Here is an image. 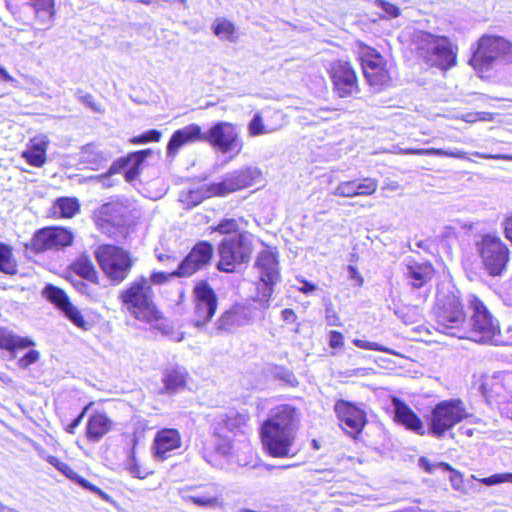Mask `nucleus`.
I'll list each match as a JSON object with an SVG mask.
<instances>
[{"label":"nucleus","mask_w":512,"mask_h":512,"mask_svg":"<svg viewBox=\"0 0 512 512\" xmlns=\"http://www.w3.org/2000/svg\"><path fill=\"white\" fill-rule=\"evenodd\" d=\"M214 447L215 451L222 456H230L233 453V446L231 440L222 434V428L214 426Z\"/></svg>","instance_id":"nucleus-44"},{"label":"nucleus","mask_w":512,"mask_h":512,"mask_svg":"<svg viewBox=\"0 0 512 512\" xmlns=\"http://www.w3.org/2000/svg\"><path fill=\"white\" fill-rule=\"evenodd\" d=\"M252 251L253 237L251 234L240 233L225 237L219 246V270L233 272L237 265L250 260Z\"/></svg>","instance_id":"nucleus-9"},{"label":"nucleus","mask_w":512,"mask_h":512,"mask_svg":"<svg viewBox=\"0 0 512 512\" xmlns=\"http://www.w3.org/2000/svg\"><path fill=\"white\" fill-rule=\"evenodd\" d=\"M282 319L286 322L292 323L296 320V314L292 309H284L281 312Z\"/></svg>","instance_id":"nucleus-64"},{"label":"nucleus","mask_w":512,"mask_h":512,"mask_svg":"<svg viewBox=\"0 0 512 512\" xmlns=\"http://www.w3.org/2000/svg\"><path fill=\"white\" fill-rule=\"evenodd\" d=\"M278 127L266 125L260 113H256L248 124L247 130L251 137H257L275 132Z\"/></svg>","instance_id":"nucleus-43"},{"label":"nucleus","mask_w":512,"mask_h":512,"mask_svg":"<svg viewBox=\"0 0 512 512\" xmlns=\"http://www.w3.org/2000/svg\"><path fill=\"white\" fill-rule=\"evenodd\" d=\"M161 138V132L158 130H150L146 133L132 138L131 142L134 144H144L148 142H158Z\"/></svg>","instance_id":"nucleus-53"},{"label":"nucleus","mask_w":512,"mask_h":512,"mask_svg":"<svg viewBox=\"0 0 512 512\" xmlns=\"http://www.w3.org/2000/svg\"><path fill=\"white\" fill-rule=\"evenodd\" d=\"M329 73L334 91L339 97H350L359 92L358 79L350 63L336 61L332 64Z\"/></svg>","instance_id":"nucleus-17"},{"label":"nucleus","mask_w":512,"mask_h":512,"mask_svg":"<svg viewBox=\"0 0 512 512\" xmlns=\"http://www.w3.org/2000/svg\"><path fill=\"white\" fill-rule=\"evenodd\" d=\"M116 172L114 167H111L107 174L98 176L96 179L101 184L102 187H111L114 185V181L112 180V175Z\"/></svg>","instance_id":"nucleus-59"},{"label":"nucleus","mask_w":512,"mask_h":512,"mask_svg":"<svg viewBox=\"0 0 512 512\" xmlns=\"http://www.w3.org/2000/svg\"><path fill=\"white\" fill-rule=\"evenodd\" d=\"M32 6L35 9L37 15L40 16L41 13L47 16L48 18H52L54 15V4L55 0H30Z\"/></svg>","instance_id":"nucleus-47"},{"label":"nucleus","mask_w":512,"mask_h":512,"mask_svg":"<svg viewBox=\"0 0 512 512\" xmlns=\"http://www.w3.org/2000/svg\"><path fill=\"white\" fill-rule=\"evenodd\" d=\"M300 412L292 405L282 404L269 411L260 429L264 450L275 458H292L296 448Z\"/></svg>","instance_id":"nucleus-1"},{"label":"nucleus","mask_w":512,"mask_h":512,"mask_svg":"<svg viewBox=\"0 0 512 512\" xmlns=\"http://www.w3.org/2000/svg\"><path fill=\"white\" fill-rule=\"evenodd\" d=\"M73 270L83 279L97 283V272L92 262L85 256L78 258L73 264Z\"/></svg>","instance_id":"nucleus-42"},{"label":"nucleus","mask_w":512,"mask_h":512,"mask_svg":"<svg viewBox=\"0 0 512 512\" xmlns=\"http://www.w3.org/2000/svg\"><path fill=\"white\" fill-rule=\"evenodd\" d=\"M471 477L487 486L497 485L506 482L512 483V473L494 474L492 476L481 479L476 478L474 475H472Z\"/></svg>","instance_id":"nucleus-49"},{"label":"nucleus","mask_w":512,"mask_h":512,"mask_svg":"<svg viewBox=\"0 0 512 512\" xmlns=\"http://www.w3.org/2000/svg\"><path fill=\"white\" fill-rule=\"evenodd\" d=\"M436 329L443 334L465 339L467 321L459 291L450 283L438 288L434 308Z\"/></svg>","instance_id":"nucleus-2"},{"label":"nucleus","mask_w":512,"mask_h":512,"mask_svg":"<svg viewBox=\"0 0 512 512\" xmlns=\"http://www.w3.org/2000/svg\"><path fill=\"white\" fill-rule=\"evenodd\" d=\"M391 402L395 422L415 434L424 435L426 433L423 421L405 402L397 397H392Z\"/></svg>","instance_id":"nucleus-25"},{"label":"nucleus","mask_w":512,"mask_h":512,"mask_svg":"<svg viewBox=\"0 0 512 512\" xmlns=\"http://www.w3.org/2000/svg\"><path fill=\"white\" fill-rule=\"evenodd\" d=\"M476 157L483 159H503L512 161V155H493V154H485L480 152L473 153Z\"/></svg>","instance_id":"nucleus-62"},{"label":"nucleus","mask_w":512,"mask_h":512,"mask_svg":"<svg viewBox=\"0 0 512 512\" xmlns=\"http://www.w3.org/2000/svg\"><path fill=\"white\" fill-rule=\"evenodd\" d=\"M182 438L177 429L164 428L159 430L153 440L151 453L155 460L164 461L180 449Z\"/></svg>","instance_id":"nucleus-22"},{"label":"nucleus","mask_w":512,"mask_h":512,"mask_svg":"<svg viewBox=\"0 0 512 512\" xmlns=\"http://www.w3.org/2000/svg\"><path fill=\"white\" fill-rule=\"evenodd\" d=\"M393 152L403 155H435L459 159L466 158V152L460 149L444 150L438 148H401L399 146H395Z\"/></svg>","instance_id":"nucleus-34"},{"label":"nucleus","mask_w":512,"mask_h":512,"mask_svg":"<svg viewBox=\"0 0 512 512\" xmlns=\"http://www.w3.org/2000/svg\"><path fill=\"white\" fill-rule=\"evenodd\" d=\"M44 297L61 309L67 318L77 327H84L85 321L80 311L73 306L65 292L57 287L48 285L43 290Z\"/></svg>","instance_id":"nucleus-26"},{"label":"nucleus","mask_w":512,"mask_h":512,"mask_svg":"<svg viewBox=\"0 0 512 512\" xmlns=\"http://www.w3.org/2000/svg\"><path fill=\"white\" fill-rule=\"evenodd\" d=\"M434 269L428 263H417L408 261L407 276L411 279L414 287L419 288L424 285L433 276Z\"/></svg>","instance_id":"nucleus-36"},{"label":"nucleus","mask_w":512,"mask_h":512,"mask_svg":"<svg viewBox=\"0 0 512 512\" xmlns=\"http://www.w3.org/2000/svg\"><path fill=\"white\" fill-rule=\"evenodd\" d=\"M188 373L184 367H167L162 376V382L166 392L175 393L182 390L187 383Z\"/></svg>","instance_id":"nucleus-30"},{"label":"nucleus","mask_w":512,"mask_h":512,"mask_svg":"<svg viewBox=\"0 0 512 512\" xmlns=\"http://www.w3.org/2000/svg\"><path fill=\"white\" fill-rule=\"evenodd\" d=\"M63 475L69 478L71 481L77 483L84 489H87L95 494H98L101 498L107 499V495L98 487L91 484L89 481L79 476L67 463L63 462L59 470Z\"/></svg>","instance_id":"nucleus-41"},{"label":"nucleus","mask_w":512,"mask_h":512,"mask_svg":"<svg viewBox=\"0 0 512 512\" xmlns=\"http://www.w3.org/2000/svg\"><path fill=\"white\" fill-rule=\"evenodd\" d=\"M254 268L258 275L256 293L253 301L262 308L269 307L270 298L275 285L280 281V267L276 249L267 248L260 251L256 257Z\"/></svg>","instance_id":"nucleus-5"},{"label":"nucleus","mask_w":512,"mask_h":512,"mask_svg":"<svg viewBox=\"0 0 512 512\" xmlns=\"http://www.w3.org/2000/svg\"><path fill=\"white\" fill-rule=\"evenodd\" d=\"M213 255V248L208 242L196 244L185 259L173 271L174 276L188 277L209 263Z\"/></svg>","instance_id":"nucleus-20"},{"label":"nucleus","mask_w":512,"mask_h":512,"mask_svg":"<svg viewBox=\"0 0 512 512\" xmlns=\"http://www.w3.org/2000/svg\"><path fill=\"white\" fill-rule=\"evenodd\" d=\"M79 210L80 204L77 198L60 197L54 202L51 213L57 218H72Z\"/></svg>","instance_id":"nucleus-37"},{"label":"nucleus","mask_w":512,"mask_h":512,"mask_svg":"<svg viewBox=\"0 0 512 512\" xmlns=\"http://www.w3.org/2000/svg\"><path fill=\"white\" fill-rule=\"evenodd\" d=\"M178 493L183 501L196 506L206 508L223 506L221 489L213 483L199 486H184L178 490Z\"/></svg>","instance_id":"nucleus-15"},{"label":"nucleus","mask_w":512,"mask_h":512,"mask_svg":"<svg viewBox=\"0 0 512 512\" xmlns=\"http://www.w3.org/2000/svg\"><path fill=\"white\" fill-rule=\"evenodd\" d=\"M125 208L118 202H110L102 205L95 213L96 225L103 233L110 234L114 227L124 222Z\"/></svg>","instance_id":"nucleus-24"},{"label":"nucleus","mask_w":512,"mask_h":512,"mask_svg":"<svg viewBox=\"0 0 512 512\" xmlns=\"http://www.w3.org/2000/svg\"><path fill=\"white\" fill-rule=\"evenodd\" d=\"M356 180L340 182L335 188L333 194L341 197H355L357 196L356 191Z\"/></svg>","instance_id":"nucleus-48"},{"label":"nucleus","mask_w":512,"mask_h":512,"mask_svg":"<svg viewBox=\"0 0 512 512\" xmlns=\"http://www.w3.org/2000/svg\"><path fill=\"white\" fill-rule=\"evenodd\" d=\"M417 55L427 64L447 70L456 64L457 47L443 35L417 30L412 35Z\"/></svg>","instance_id":"nucleus-4"},{"label":"nucleus","mask_w":512,"mask_h":512,"mask_svg":"<svg viewBox=\"0 0 512 512\" xmlns=\"http://www.w3.org/2000/svg\"><path fill=\"white\" fill-rule=\"evenodd\" d=\"M461 119L467 123H475L477 121H492L493 114L489 112L466 113L461 116Z\"/></svg>","instance_id":"nucleus-54"},{"label":"nucleus","mask_w":512,"mask_h":512,"mask_svg":"<svg viewBox=\"0 0 512 512\" xmlns=\"http://www.w3.org/2000/svg\"><path fill=\"white\" fill-rule=\"evenodd\" d=\"M48 145L47 136H35L29 141L27 148L21 153V157L34 167H42L46 162Z\"/></svg>","instance_id":"nucleus-28"},{"label":"nucleus","mask_w":512,"mask_h":512,"mask_svg":"<svg viewBox=\"0 0 512 512\" xmlns=\"http://www.w3.org/2000/svg\"><path fill=\"white\" fill-rule=\"evenodd\" d=\"M32 340L14 334L6 327H0V349L7 350L13 358L16 357V350L33 346Z\"/></svg>","instance_id":"nucleus-32"},{"label":"nucleus","mask_w":512,"mask_h":512,"mask_svg":"<svg viewBox=\"0 0 512 512\" xmlns=\"http://www.w3.org/2000/svg\"><path fill=\"white\" fill-rule=\"evenodd\" d=\"M215 183L211 185H203L196 190H191L187 194L181 195V202L187 207H193L200 204L205 198L212 196H223L222 193H215Z\"/></svg>","instance_id":"nucleus-38"},{"label":"nucleus","mask_w":512,"mask_h":512,"mask_svg":"<svg viewBox=\"0 0 512 512\" xmlns=\"http://www.w3.org/2000/svg\"><path fill=\"white\" fill-rule=\"evenodd\" d=\"M418 463L419 466L428 473H433L437 469H442L443 471L450 472L449 481L452 488L460 493H467L463 475L459 471L452 468L449 464L444 462L432 463L426 457H420Z\"/></svg>","instance_id":"nucleus-29"},{"label":"nucleus","mask_w":512,"mask_h":512,"mask_svg":"<svg viewBox=\"0 0 512 512\" xmlns=\"http://www.w3.org/2000/svg\"><path fill=\"white\" fill-rule=\"evenodd\" d=\"M123 309L139 321L155 324L162 319V313L154 302V292L149 280L141 276L122 290L119 295Z\"/></svg>","instance_id":"nucleus-3"},{"label":"nucleus","mask_w":512,"mask_h":512,"mask_svg":"<svg viewBox=\"0 0 512 512\" xmlns=\"http://www.w3.org/2000/svg\"><path fill=\"white\" fill-rule=\"evenodd\" d=\"M297 280L302 284L301 286L297 287V289L303 294H310L314 292L317 288L315 284L308 282L304 279L297 278Z\"/></svg>","instance_id":"nucleus-60"},{"label":"nucleus","mask_w":512,"mask_h":512,"mask_svg":"<svg viewBox=\"0 0 512 512\" xmlns=\"http://www.w3.org/2000/svg\"><path fill=\"white\" fill-rule=\"evenodd\" d=\"M86 409H87V407L82 411V413L76 419H74L72 421L71 424L68 425V427L66 428L68 433H71V434L74 433L75 429L80 425Z\"/></svg>","instance_id":"nucleus-63"},{"label":"nucleus","mask_w":512,"mask_h":512,"mask_svg":"<svg viewBox=\"0 0 512 512\" xmlns=\"http://www.w3.org/2000/svg\"><path fill=\"white\" fill-rule=\"evenodd\" d=\"M97 261L105 275L113 282L120 283L132 267L129 253L114 245H102L96 250Z\"/></svg>","instance_id":"nucleus-10"},{"label":"nucleus","mask_w":512,"mask_h":512,"mask_svg":"<svg viewBox=\"0 0 512 512\" xmlns=\"http://www.w3.org/2000/svg\"><path fill=\"white\" fill-rule=\"evenodd\" d=\"M110 155L101 151L96 145L88 144L81 148L79 153L80 163L87 165L90 169H98L107 162Z\"/></svg>","instance_id":"nucleus-35"},{"label":"nucleus","mask_w":512,"mask_h":512,"mask_svg":"<svg viewBox=\"0 0 512 512\" xmlns=\"http://www.w3.org/2000/svg\"><path fill=\"white\" fill-rule=\"evenodd\" d=\"M262 173L257 167H246L227 175L222 182L215 183V193H228L241 190L261 181Z\"/></svg>","instance_id":"nucleus-18"},{"label":"nucleus","mask_w":512,"mask_h":512,"mask_svg":"<svg viewBox=\"0 0 512 512\" xmlns=\"http://www.w3.org/2000/svg\"><path fill=\"white\" fill-rule=\"evenodd\" d=\"M212 30L220 40L235 42L238 39L236 26L226 18H216L212 24Z\"/></svg>","instance_id":"nucleus-39"},{"label":"nucleus","mask_w":512,"mask_h":512,"mask_svg":"<svg viewBox=\"0 0 512 512\" xmlns=\"http://www.w3.org/2000/svg\"><path fill=\"white\" fill-rule=\"evenodd\" d=\"M74 286L81 294H84L93 300L98 299L99 295L97 293L96 283H86L82 280H78L74 283Z\"/></svg>","instance_id":"nucleus-51"},{"label":"nucleus","mask_w":512,"mask_h":512,"mask_svg":"<svg viewBox=\"0 0 512 512\" xmlns=\"http://www.w3.org/2000/svg\"><path fill=\"white\" fill-rule=\"evenodd\" d=\"M335 413L342 428L350 435L360 433L366 423L364 411L353 403L338 400L334 405Z\"/></svg>","instance_id":"nucleus-21"},{"label":"nucleus","mask_w":512,"mask_h":512,"mask_svg":"<svg viewBox=\"0 0 512 512\" xmlns=\"http://www.w3.org/2000/svg\"><path fill=\"white\" fill-rule=\"evenodd\" d=\"M111 428V421L103 413H95L90 417L86 427V436L89 441L97 442Z\"/></svg>","instance_id":"nucleus-33"},{"label":"nucleus","mask_w":512,"mask_h":512,"mask_svg":"<svg viewBox=\"0 0 512 512\" xmlns=\"http://www.w3.org/2000/svg\"><path fill=\"white\" fill-rule=\"evenodd\" d=\"M39 358V353L36 350H30L22 358L19 359L18 364L22 368H26L29 365L35 363Z\"/></svg>","instance_id":"nucleus-56"},{"label":"nucleus","mask_w":512,"mask_h":512,"mask_svg":"<svg viewBox=\"0 0 512 512\" xmlns=\"http://www.w3.org/2000/svg\"><path fill=\"white\" fill-rule=\"evenodd\" d=\"M344 344V337L342 333L332 330L329 333V346L333 349L341 348Z\"/></svg>","instance_id":"nucleus-58"},{"label":"nucleus","mask_w":512,"mask_h":512,"mask_svg":"<svg viewBox=\"0 0 512 512\" xmlns=\"http://www.w3.org/2000/svg\"><path fill=\"white\" fill-rule=\"evenodd\" d=\"M136 440H134L133 447L131 448L126 460H125V469L135 478L145 479L152 471L146 467H143L138 458L136 457Z\"/></svg>","instance_id":"nucleus-40"},{"label":"nucleus","mask_w":512,"mask_h":512,"mask_svg":"<svg viewBox=\"0 0 512 512\" xmlns=\"http://www.w3.org/2000/svg\"><path fill=\"white\" fill-rule=\"evenodd\" d=\"M238 228L239 226L235 219H224L213 230L221 234H230L236 232Z\"/></svg>","instance_id":"nucleus-52"},{"label":"nucleus","mask_w":512,"mask_h":512,"mask_svg":"<svg viewBox=\"0 0 512 512\" xmlns=\"http://www.w3.org/2000/svg\"><path fill=\"white\" fill-rule=\"evenodd\" d=\"M473 417L459 398L443 400L435 405L428 420L429 433L441 438L458 423Z\"/></svg>","instance_id":"nucleus-8"},{"label":"nucleus","mask_w":512,"mask_h":512,"mask_svg":"<svg viewBox=\"0 0 512 512\" xmlns=\"http://www.w3.org/2000/svg\"><path fill=\"white\" fill-rule=\"evenodd\" d=\"M249 420L247 412L231 411L222 416L215 426L223 425L230 432L245 434L250 430Z\"/></svg>","instance_id":"nucleus-31"},{"label":"nucleus","mask_w":512,"mask_h":512,"mask_svg":"<svg viewBox=\"0 0 512 512\" xmlns=\"http://www.w3.org/2000/svg\"><path fill=\"white\" fill-rule=\"evenodd\" d=\"M353 344L360 348V349H365V350H373V351H380V352H385V353H389V354H395V352L387 347H384L376 342H370V341H366V340H362V339H353Z\"/></svg>","instance_id":"nucleus-50"},{"label":"nucleus","mask_w":512,"mask_h":512,"mask_svg":"<svg viewBox=\"0 0 512 512\" xmlns=\"http://www.w3.org/2000/svg\"><path fill=\"white\" fill-rule=\"evenodd\" d=\"M483 266L493 276L500 275L509 260V250L501 239L494 235H485L476 243Z\"/></svg>","instance_id":"nucleus-12"},{"label":"nucleus","mask_w":512,"mask_h":512,"mask_svg":"<svg viewBox=\"0 0 512 512\" xmlns=\"http://www.w3.org/2000/svg\"><path fill=\"white\" fill-rule=\"evenodd\" d=\"M250 306L236 304L221 314L215 323L218 332H231L235 328L246 325L253 320Z\"/></svg>","instance_id":"nucleus-23"},{"label":"nucleus","mask_w":512,"mask_h":512,"mask_svg":"<svg viewBox=\"0 0 512 512\" xmlns=\"http://www.w3.org/2000/svg\"><path fill=\"white\" fill-rule=\"evenodd\" d=\"M357 196H370L378 188V181L373 178H364L361 181L356 180Z\"/></svg>","instance_id":"nucleus-46"},{"label":"nucleus","mask_w":512,"mask_h":512,"mask_svg":"<svg viewBox=\"0 0 512 512\" xmlns=\"http://www.w3.org/2000/svg\"><path fill=\"white\" fill-rule=\"evenodd\" d=\"M0 271L6 274H15L17 271L11 247L3 243H0Z\"/></svg>","instance_id":"nucleus-45"},{"label":"nucleus","mask_w":512,"mask_h":512,"mask_svg":"<svg viewBox=\"0 0 512 512\" xmlns=\"http://www.w3.org/2000/svg\"><path fill=\"white\" fill-rule=\"evenodd\" d=\"M204 142L223 154L238 155L243 142L237 126L230 122L220 121L204 132Z\"/></svg>","instance_id":"nucleus-11"},{"label":"nucleus","mask_w":512,"mask_h":512,"mask_svg":"<svg viewBox=\"0 0 512 512\" xmlns=\"http://www.w3.org/2000/svg\"><path fill=\"white\" fill-rule=\"evenodd\" d=\"M470 63L479 71L510 64L512 63V44L502 37L483 36Z\"/></svg>","instance_id":"nucleus-6"},{"label":"nucleus","mask_w":512,"mask_h":512,"mask_svg":"<svg viewBox=\"0 0 512 512\" xmlns=\"http://www.w3.org/2000/svg\"><path fill=\"white\" fill-rule=\"evenodd\" d=\"M73 241L72 233L61 227H47L39 230L32 239V247L38 251L60 249Z\"/></svg>","instance_id":"nucleus-19"},{"label":"nucleus","mask_w":512,"mask_h":512,"mask_svg":"<svg viewBox=\"0 0 512 512\" xmlns=\"http://www.w3.org/2000/svg\"><path fill=\"white\" fill-rule=\"evenodd\" d=\"M474 386L487 398L510 396L512 399V373L498 372L475 377Z\"/></svg>","instance_id":"nucleus-16"},{"label":"nucleus","mask_w":512,"mask_h":512,"mask_svg":"<svg viewBox=\"0 0 512 512\" xmlns=\"http://www.w3.org/2000/svg\"><path fill=\"white\" fill-rule=\"evenodd\" d=\"M193 303V323L196 327H203L212 319L218 306L217 296L207 282L196 283L193 289Z\"/></svg>","instance_id":"nucleus-14"},{"label":"nucleus","mask_w":512,"mask_h":512,"mask_svg":"<svg viewBox=\"0 0 512 512\" xmlns=\"http://www.w3.org/2000/svg\"><path fill=\"white\" fill-rule=\"evenodd\" d=\"M378 6L387 14V16L395 18L400 14L399 8L389 2L378 0Z\"/></svg>","instance_id":"nucleus-55"},{"label":"nucleus","mask_w":512,"mask_h":512,"mask_svg":"<svg viewBox=\"0 0 512 512\" xmlns=\"http://www.w3.org/2000/svg\"><path fill=\"white\" fill-rule=\"evenodd\" d=\"M504 235L512 243V215L503 222Z\"/></svg>","instance_id":"nucleus-61"},{"label":"nucleus","mask_w":512,"mask_h":512,"mask_svg":"<svg viewBox=\"0 0 512 512\" xmlns=\"http://www.w3.org/2000/svg\"><path fill=\"white\" fill-rule=\"evenodd\" d=\"M204 141V132L197 124H189L177 131H175L167 145V155L175 156L180 148L185 145Z\"/></svg>","instance_id":"nucleus-27"},{"label":"nucleus","mask_w":512,"mask_h":512,"mask_svg":"<svg viewBox=\"0 0 512 512\" xmlns=\"http://www.w3.org/2000/svg\"><path fill=\"white\" fill-rule=\"evenodd\" d=\"M358 54L368 83L379 88L386 86L391 76L383 57L375 49L365 45L359 47Z\"/></svg>","instance_id":"nucleus-13"},{"label":"nucleus","mask_w":512,"mask_h":512,"mask_svg":"<svg viewBox=\"0 0 512 512\" xmlns=\"http://www.w3.org/2000/svg\"><path fill=\"white\" fill-rule=\"evenodd\" d=\"M472 316L466 327L465 339L488 344H499L498 322L490 314L486 306L475 295L469 296Z\"/></svg>","instance_id":"nucleus-7"},{"label":"nucleus","mask_w":512,"mask_h":512,"mask_svg":"<svg viewBox=\"0 0 512 512\" xmlns=\"http://www.w3.org/2000/svg\"><path fill=\"white\" fill-rule=\"evenodd\" d=\"M175 277L173 275V272L171 273H164V272H153L149 278V285L151 284H162L168 281L169 278Z\"/></svg>","instance_id":"nucleus-57"}]
</instances>
